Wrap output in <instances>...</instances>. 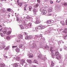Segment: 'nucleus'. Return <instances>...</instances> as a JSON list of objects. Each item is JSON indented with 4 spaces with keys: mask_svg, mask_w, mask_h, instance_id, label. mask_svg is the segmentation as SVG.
I'll list each match as a JSON object with an SVG mask.
<instances>
[{
    "mask_svg": "<svg viewBox=\"0 0 67 67\" xmlns=\"http://www.w3.org/2000/svg\"><path fill=\"white\" fill-rule=\"evenodd\" d=\"M27 23H28V21H27L26 20H25V21H23V24L24 25V26H26V27H27L29 29L32 28V25L31 23H30L27 24Z\"/></svg>",
    "mask_w": 67,
    "mask_h": 67,
    "instance_id": "1",
    "label": "nucleus"
},
{
    "mask_svg": "<svg viewBox=\"0 0 67 67\" xmlns=\"http://www.w3.org/2000/svg\"><path fill=\"white\" fill-rule=\"evenodd\" d=\"M37 57L38 59H40L41 60H45L47 59L46 56L43 57L41 54H38Z\"/></svg>",
    "mask_w": 67,
    "mask_h": 67,
    "instance_id": "2",
    "label": "nucleus"
},
{
    "mask_svg": "<svg viewBox=\"0 0 67 67\" xmlns=\"http://www.w3.org/2000/svg\"><path fill=\"white\" fill-rule=\"evenodd\" d=\"M45 38L44 37H42L41 38H40V40H37V41H40V46H38L39 48H41V46L42 45V44L44 42V41H45Z\"/></svg>",
    "mask_w": 67,
    "mask_h": 67,
    "instance_id": "3",
    "label": "nucleus"
},
{
    "mask_svg": "<svg viewBox=\"0 0 67 67\" xmlns=\"http://www.w3.org/2000/svg\"><path fill=\"white\" fill-rule=\"evenodd\" d=\"M59 30L60 31H62V32H61V33L63 35H64V34L67 33V28H65L64 29H60Z\"/></svg>",
    "mask_w": 67,
    "mask_h": 67,
    "instance_id": "4",
    "label": "nucleus"
},
{
    "mask_svg": "<svg viewBox=\"0 0 67 67\" xmlns=\"http://www.w3.org/2000/svg\"><path fill=\"white\" fill-rule=\"evenodd\" d=\"M42 37H43L42 35L40 34L39 36L36 35L34 37V39L35 40L37 41V40H40V38H41Z\"/></svg>",
    "mask_w": 67,
    "mask_h": 67,
    "instance_id": "5",
    "label": "nucleus"
},
{
    "mask_svg": "<svg viewBox=\"0 0 67 67\" xmlns=\"http://www.w3.org/2000/svg\"><path fill=\"white\" fill-rule=\"evenodd\" d=\"M0 15H1V14H2L3 15H2L3 16H5V15H6V13L5 12V10L4 9H1L0 10Z\"/></svg>",
    "mask_w": 67,
    "mask_h": 67,
    "instance_id": "6",
    "label": "nucleus"
},
{
    "mask_svg": "<svg viewBox=\"0 0 67 67\" xmlns=\"http://www.w3.org/2000/svg\"><path fill=\"white\" fill-rule=\"evenodd\" d=\"M36 48H37V46L36 44V43H32V45L31 49H32V50H33V49H34Z\"/></svg>",
    "mask_w": 67,
    "mask_h": 67,
    "instance_id": "7",
    "label": "nucleus"
},
{
    "mask_svg": "<svg viewBox=\"0 0 67 67\" xmlns=\"http://www.w3.org/2000/svg\"><path fill=\"white\" fill-rule=\"evenodd\" d=\"M58 49H55L54 51V52H55V54H54V58L57 57V56H59L60 55V54L59 53V52H58Z\"/></svg>",
    "mask_w": 67,
    "mask_h": 67,
    "instance_id": "8",
    "label": "nucleus"
},
{
    "mask_svg": "<svg viewBox=\"0 0 67 67\" xmlns=\"http://www.w3.org/2000/svg\"><path fill=\"white\" fill-rule=\"evenodd\" d=\"M32 11L34 14V15H36V12H38V10L34 8L32 10Z\"/></svg>",
    "mask_w": 67,
    "mask_h": 67,
    "instance_id": "9",
    "label": "nucleus"
},
{
    "mask_svg": "<svg viewBox=\"0 0 67 67\" xmlns=\"http://www.w3.org/2000/svg\"><path fill=\"white\" fill-rule=\"evenodd\" d=\"M42 25H41L38 26L37 27H36V29L37 30H42Z\"/></svg>",
    "mask_w": 67,
    "mask_h": 67,
    "instance_id": "10",
    "label": "nucleus"
},
{
    "mask_svg": "<svg viewBox=\"0 0 67 67\" xmlns=\"http://www.w3.org/2000/svg\"><path fill=\"white\" fill-rule=\"evenodd\" d=\"M27 56H29L30 58H33L34 57V55L32 53H29V52L28 53Z\"/></svg>",
    "mask_w": 67,
    "mask_h": 67,
    "instance_id": "11",
    "label": "nucleus"
},
{
    "mask_svg": "<svg viewBox=\"0 0 67 67\" xmlns=\"http://www.w3.org/2000/svg\"><path fill=\"white\" fill-rule=\"evenodd\" d=\"M25 21V20L23 21V19H21L20 21H19L18 22V25H19V26H20V24H21V23H23V22Z\"/></svg>",
    "mask_w": 67,
    "mask_h": 67,
    "instance_id": "12",
    "label": "nucleus"
},
{
    "mask_svg": "<svg viewBox=\"0 0 67 67\" xmlns=\"http://www.w3.org/2000/svg\"><path fill=\"white\" fill-rule=\"evenodd\" d=\"M45 34H47L48 35H50L51 34V32L50 31H46L45 32Z\"/></svg>",
    "mask_w": 67,
    "mask_h": 67,
    "instance_id": "13",
    "label": "nucleus"
},
{
    "mask_svg": "<svg viewBox=\"0 0 67 67\" xmlns=\"http://www.w3.org/2000/svg\"><path fill=\"white\" fill-rule=\"evenodd\" d=\"M54 21L52 20H47V24H49L50 23H53Z\"/></svg>",
    "mask_w": 67,
    "mask_h": 67,
    "instance_id": "14",
    "label": "nucleus"
},
{
    "mask_svg": "<svg viewBox=\"0 0 67 67\" xmlns=\"http://www.w3.org/2000/svg\"><path fill=\"white\" fill-rule=\"evenodd\" d=\"M55 57L57 59L59 60H60V59H61L62 58V56H61V55L60 54L59 55Z\"/></svg>",
    "mask_w": 67,
    "mask_h": 67,
    "instance_id": "15",
    "label": "nucleus"
},
{
    "mask_svg": "<svg viewBox=\"0 0 67 67\" xmlns=\"http://www.w3.org/2000/svg\"><path fill=\"white\" fill-rule=\"evenodd\" d=\"M48 12H53V9L52 8H49L48 9Z\"/></svg>",
    "mask_w": 67,
    "mask_h": 67,
    "instance_id": "16",
    "label": "nucleus"
},
{
    "mask_svg": "<svg viewBox=\"0 0 67 67\" xmlns=\"http://www.w3.org/2000/svg\"><path fill=\"white\" fill-rule=\"evenodd\" d=\"M23 35H21V34H20L18 36V38L19 39H22L23 38Z\"/></svg>",
    "mask_w": 67,
    "mask_h": 67,
    "instance_id": "17",
    "label": "nucleus"
},
{
    "mask_svg": "<svg viewBox=\"0 0 67 67\" xmlns=\"http://www.w3.org/2000/svg\"><path fill=\"white\" fill-rule=\"evenodd\" d=\"M5 47V46H4V45H2L1 46H0V50H1L2 49H3V48H4Z\"/></svg>",
    "mask_w": 67,
    "mask_h": 67,
    "instance_id": "18",
    "label": "nucleus"
},
{
    "mask_svg": "<svg viewBox=\"0 0 67 67\" xmlns=\"http://www.w3.org/2000/svg\"><path fill=\"white\" fill-rule=\"evenodd\" d=\"M46 13H47V11L46 10H44L42 12L41 14L42 15H45V14H46Z\"/></svg>",
    "mask_w": 67,
    "mask_h": 67,
    "instance_id": "19",
    "label": "nucleus"
},
{
    "mask_svg": "<svg viewBox=\"0 0 67 67\" xmlns=\"http://www.w3.org/2000/svg\"><path fill=\"white\" fill-rule=\"evenodd\" d=\"M44 49H46V50H48L49 49V47L47 46L46 45V46L44 47V48H43Z\"/></svg>",
    "mask_w": 67,
    "mask_h": 67,
    "instance_id": "20",
    "label": "nucleus"
},
{
    "mask_svg": "<svg viewBox=\"0 0 67 67\" xmlns=\"http://www.w3.org/2000/svg\"><path fill=\"white\" fill-rule=\"evenodd\" d=\"M19 65V63H16L13 64V67H17Z\"/></svg>",
    "mask_w": 67,
    "mask_h": 67,
    "instance_id": "21",
    "label": "nucleus"
},
{
    "mask_svg": "<svg viewBox=\"0 0 67 67\" xmlns=\"http://www.w3.org/2000/svg\"><path fill=\"white\" fill-rule=\"evenodd\" d=\"M55 65V63L53 61H52L51 62V63L50 66V67H53Z\"/></svg>",
    "mask_w": 67,
    "mask_h": 67,
    "instance_id": "22",
    "label": "nucleus"
},
{
    "mask_svg": "<svg viewBox=\"0 0 67 67\" xmlns=\"http://www.w3.org/2000/svg\"><path fill=\"white\" fill-rule=\"evenodd\" d=\"M59 9V8L58 7V5H56L55 6V9L56 11H57Z\"/></svg>",
    "mask_w": 67,
    "mask_h": 67,
    "instance_id": "23",
    "label": "nucleus"
},
{
    "mask_svg": "<svg viewBox=\"0 0 67 67\" xmlns=\"http://www.w3.org/2000/svg\"><path fill=\"white\" fill-rule=\"evenodd\" d=\"M5 64L4 63H1L0 64V67H5Z\"/></svg>",
    "mask_w": 67,
    "mask_h": 67,
    "instance_id": "24",
    "label": "nucleus"
},
{
    "mask_svg": "<svg viewBox=\"0 0 67 67\" xmlns=\"http://www.w3.org/2000/svg\"><path fill=\"white\" fill-rule=\"evenodd\" d=\"M40 22H41V21L38 20H36V21L35 22V23H36V24H38V23H40Z\"/></svg>",
    "mask_w": 67,
    "mask_h": 67,
    "instance_id": "25",
    "label": "nucleus"
},
{
    "mask_svg": "<svg viewBox=\"0 0 67 67\" xmlns=\"http://www.w3.org/2000/svg\"><path fill=\"white\" fill-rule=\"evenodd\" d=\"M44 9L45 8L44 7L42 8H41L40 9V11L41 12H43V11L44 10Z\"/></svg>",
    "mask_w": 67,
    "mask_h": 67,
    "instance_id": "26",
    "label": "nucleus"
},
{
    "mask_svg": "<svg viewBox=\"0 0 67 67\" xmlns=\"http://www.w3.org/2000/svg\"><path fill=\"white\" fill-rule=\"evenodd\" d=\"M27 62L28 63H30V64H31V63H32V60L30 59H28L27 60Z\"/></svg>",
    "mask_w": 67,
    "mask_h": 67,
    "instance_id": "27",
    "label": "nucleus"
},
{
    "mask_svg": "<svg viewBox=\"0 0 67 67\" xmlns=\"http://www.w3.org/2000/svg\"><path fill=\"white\" fill-rule=\"evenodd\" d=\"M54 51V46L52 45L50 48V51Z\"/></svg>",
    "mask_w": 67,
    "mask_h": 67,
    "instance_id": "28",
    "label": "nucleus"
},
{
    "mask_svg": "<svg viewBox=\"0 0 67 67\" xmlns=\"http://www.w3.org/2000/svg\"><path fill=\"white\" fill-rule=\"evenodd\" d=\"M32 31L33 32H35V31H37V29H36V28L33 27L32 28Z\"/></svg>",
    "mask_w": 67,
    "mask_h": 67,
    "instance_id": "29",
    "label": "nucleus"
},
{
    "mask_svg": "<svg viewBox=\"0 0 67 67\" xmlns=\"http://www.w3.org/2000/svg\"><path fill=\"white\" fill-rule=\"evenodd\" d=\"M51 54L52 55V58H54L55 57V55H54V53L53 52V51L51 52Z\"/></svg>",
    "mask_w": 67,
    "mask_h": 67,
    "instance_id": "30",
    "label": "nucleus"
},
{
    "mask_svg": "<svg viewBox=\"0 0 67 67\" xmlns=\"http://www.w3.org/2000/svg\"><path fill=\"white\" fill-rule=\"evenodd\" d=\"M16 60L17 61H20V58L19 57H18L16 58Z\"/></svg>",
    "mask_w": 67,
    "mask_h": 67,
    "instance_id": "31",
    "label": "nucleus"
},
{
    "mask_svg": "<svg viewBox=\"0 0 67 67\" xmlns=\"http://www.w3.org/2000/svg\"><path fill=\"white\" fill-rule=\"evenodd\" d=\"M33 63H36L37 64H38V62L37 61V60L36 59L34 60L33 61Z\"/></svg>",
    "mask_w": 67,
    "mask_h": 67,
    "instance_id": "32",
    "label": "nucleus"
},
{
    "mask_svg": "<svg viewBox=\"0 0 67 67\" xmlns=\"http://www.w3.org/2000/svg\"><path fill=\"white\" fill-rule=\"evenodd\" d=\"M9 47H10V46H7L4 49V51H7V50H8L9 49Z\"/></svg>",
    "mask_w": 67,
    "mask_h": 67,
    "instance_id": "33",
    "label": "nucleus"
},
{
    "mask_svg": "<svg viewBox=\"0 0 67 67\" xmlns=\"http://www.w3.org/2000/svg\"><path fill=\"white\" fill-rule=\"evenodd\" d=\"M24 63H25V60H24L21 61L20 63L21 64V65H22V66H23V64H24Z\"/></svg>",
    "mask_w": 67,
    "mask_h": 67,
    "instance_id": "34",
    "label": "nucleus"
},
{
    "mask_svg": "<svg viewBox=\"0 0 67 67\" xmlns=\"http://www.w3.org/2000/svg\"><path fill=\"white\" fill-rule=\"evenodd\" d=\"M15 50L16 52L17 53L20 52V49H19V48H17Z\"/></svg>",
    "mask_w": 67,
    "mask_h": 67,
    "instance_id": "35",
    "label": "nucleus"
},
{
    "mask_svg": "<svg viewBox=\"0 0 67 67\" xmlns=\"http://www.w3.org/2000/svg\"><path fill=\"white\" fill-rule=\"evenodd\" d=\"M11 30L7 32L6 34L7 35H9V34H11Z\"/></svg>",
    "mask_w": 67,
    "mask_h": 67,
    "instance_id": "36",
    "label": "nucleus"
},
{
    "mask_svg": "<svg viewBox=\"0 0 67 67\" xmlns=\"http://www.w3.org/2000/svg\"><path fill=\"white\" fill-rule=\"evenodd\" d=\"M0 35L2 37H4V36H5V34H3L2 33H0Z\"/></svg>",
    "mask_w": 67,
    "mask_h": 67,
    "instance_id": "37",
    "label": "nucleus"
},
{
    "mask_svg": "<svg viewBox=\"0 0 67 67\" xmlns=\"http://www.w3.org/2000/svg\"><path fill=\"white\" fill-rule=\"evenodd\" d=\"M32 6H29V10L30 11H32Z\"/></svg>",
    "mask_w": 67,
    "mask_h": 67,
    "instance_id": "38",
    "label": "nucleus"
},
{
    "mask_svg": "<svg viewBox=\"0 0 67 67\" xmlns=\"http://www.w3.org/2000/svg\"><path fill=\"white\" fill-rule=\"evenodd\" d=\"M38 6H39V4H38V3H37L36 5H34V7H35V8L38 7Z\"/></svg>",
    "mask_w": 67,
    "mask_h": 67,
    "instance_id": "39",
    "label": "nucleus"
},
{
    "mask_svg": "<svg viewBox=\"0 0 67 67\" xmlns=\"http://www.w3.org/2000/svg\"><path fill=\"white\" fill-rule=\"evenodd\" d=\"M58 49H60V51H62V50L63 49L62 48H60V47L58 46Z\"/></svg>",
    "mask_w": 67,
    "mask_h": 67,
    "instance_id": "40",
    "label": "nucleus"
},
{
    "mask_svg": "<svg viewBox=\"0 0 67 67\" xmlns=\"http://www.w3.org/2000/svg\"><path fill=\"white\" fill-rule=\"evenodd\" d=\"M60 23L62 25H65V22L64 21H61L60 22Z\"/></svg>",
    "mask_w": 67,
    "mask_h": 67,
    "instance_id": "41",
    "label": "nucleus"
},
{
    "mask_svg": "<svg viewBox=\"0 0 67 67\" xmlns=\"http://www.w3.org/2000/svg\"><path fill=\"white\" fill-rule=\"evenodd\" d=\"M19 26H20L21 30H23L24 29V27L23 26L21 25H19Z\"/></svg>",
    "mask_w": 67,
    "mask_h": 67,
    "instance_id": "42",
    "label": "nucleus"
},
{
    "mask_svg": "<svg viewBox=\"0 0 67 67\" xmlns=\"http://www.w3.org/2000/svg\"><path fill=\"white\" fill-rule=\"evenodd\" d=\"M6 39L8 40H10V37L9 36H8L6 37Z\"/></svg>",
    "mask_w": 67,
    "mask_h": 67,
    "instance_id": "43",
    "label": "nucleus"
},
{
    "mask_svg": "<svg viewBox=\"0 0 67 67\" xmlns=\"http://www.w3.org/2000/svg\"><path fill=\"white\" fill-rule=\"evenodd\" d=\"M23 4L22 3H19L18 4V5L20 7H21Z\"/></svg>",
    "mask_w": 67,
    "mask_h": 67,
    "instance_id": "44",
    "label": "nucleus"
},
{
    "mask_svg": "<svg viewBox=\"0 0 67 67\" xmlns=\"http://www.w3.org/2000/svg\"><path fill=\"white\" fill-rule=\"evenodd\" d=\"M27 5L26 4L25 5V7H24V10L25 11L26 10V8H27Z\"/></svg>",
    "mask_w": 67,
    "mask_h": 67,
    "instance_id": "45",
    "label": "nucleus"
},
{
    "mask_svg": "<svg viewBox=\"0 0 67 67\" xmlns=\"http://www.w3.org/2000/svg\"><path fill=\"white\" fill-rule=\"evenodd\" d=\"M3 33L4 34H5L6 33H7V30H4L2 31Z\"/></svg>",
    "mask_w": 67,
    "mask_h": 67,
    "instance_id": "46",
    "label": "nucleus"
},
{
    "mask_svg": "<svg viewBox=\"0 0 67 67\" xmlns=\"http://www.w3.org/2000/svg\"><path fill=\"white\" fill-rule=\"evenodd\" d=\"M47 27L45 25H44L43 26H42V29H45V28H46Z\"/></svg>",
    "mask_w": 67,
    "mask_h": 67,
    "instance_id": "47",
    "label": "nucleus"
},
{
    "mask_svg": "<svg viewBox=\"0 0 67 67\" xmlns=\"http://www.w3.org/2000/svg\"><path fill=\"white\" fill-rule=\"evenodd\" d=\"M23 45L21 44L19 46V48H22V47H23Z\"/></svg>",
    "mask_w": 67,
    "mask_h": 67,
    "instance_id": "48",
    "label": "nucleus"
},
{
    "mask_svg": "<svg viewBox=\"0 0 67 67\" xmlns=\"http://www.w3.org/2000/svg\"><path fill=\"white\" fill-rule=\"evenodd\" d=\"M7 11L8 12H10L11 11V9L10 8H8L7 9Z\"/></svg>",
    "mask_w": 67,
    "mask_h": 67,
    "instance_id": "49",
    "label": "nucleus"
},
{
    "mask_svg": "<svg viewBox=\"0 0 67 67\" xmlns=\"http://www.w3.org/2000/svg\"><path fill=\"white\" fill-rule=\"evenodd\" d=\"M25 36V39L26 40H28V39H29V37H28V36Z\"/></svg>",
    "mask_w": 67,
    "mask_h": 67,
    "instance_id": "50",
    "label": "nucleus"
},
{
    "mask_svg": "<svg viewBox=\"0 0 67 67\" xmlns=\"http://www.w3.org/2000/svg\"><path fill=\"white\" fill-rule=\"evenodd\" d=\"M65 60H64V61L63 62L64 65H66V63L65 62Z\"/></svg>",
    "mask_w": 67,
    "mask_h": 67,
    "instance_id": "51",
    "label": "nucleus"
},
{
    "mask_svg": "<svg viewBox=\"0 0 67 67\" xmlns=\"http://www.w3.org/2000/svg\"><path fill=\"white\" fill-rule=\"evenodd\" d=\"M63 5H64V6H67V3H64L63 4Z\"/></svg>",
    "mask_w": 67,
    "mask_h": 67,
    "instance_id": "52",
    "label": "nucleus"
},
{
    "mask_svg": "<svg viewBox=\"0 0 67 67\" xmlns=\"http://www.w3.org/2000/svg\"><path fill=\"white\" fill-rule=\"evenodd\" d=\"M28 37L30 38H33V36L31 35L29 36Z\"/></svg>",
    "mask_w": 67,
    "mask_h": 67,
    "instance_id": "53",
    "label": "nucleus"
},
{
    "mask_svg": "<svg viewBox=\"0 0 67 67\" xmlns=\"http://www.w3.org/2000/svg\"><path fill=\"white\" fill-rule=\"evenodd\" d=\"M30 18H31L29 16H27L26 17V19H30Z\"/></svg>",
    "mask_w": 67,
    "mask_h": 67,
    "instance_id": "54",
    "label": "nucleus"
},
{
    "mask_svg": "<svg viewBox=\"0 0 67 67\" xmlns=\"http://www.w3.org/2000/svg\"><path fill=\"white\" fill-rule=\"evenodd\" d=\"M37 2L38 3H40L41 2V0H37Z\"/></svg>",
    "mask_w": 67,
    "mask_h": 67,
    "instance_id": "55",
    "label": "nucleus"
},
{
    "mask_svg": "<svg viewBox=\"0 0 67 67\" xmlns=\"http://www.w3.org/2000/svg\"><path fill=\"white\" fill-rule=\"evenodd\" d=\"M18 46H13L12 48H16V47H17Z\"/></svg>",
    "mask_w": 67,
    "mask_h": 67,
    "instance_id": "56",
    "label": "nucleus"
},
{
    "mask_svg": "<svg viewBox=\"0 0 67 67\" xmlns=\"http://www.w3.org/2000/svg\"><path fill=\"white\" fill-rule=\"evenodd\" d=\"M60 19V18H59V16H58L57 17H56V19H57V20H59V19Z\"/></svg>",
    "mask_w": 67,
    "mask_h": 67,
    "instance_id": "57",
    "label": "nucleus"
},
{
    "mask_svg": "<svg viewBox=\"0 0 67 67\" xmlns=\"http://www.w3.org/2000/svg\"><path fill=\"white\" fill-rule=\"evenodd\" d=\"M30 67H37L36 65H31Z\"/></svg>",
    "mask_w": 67,
    "mask_h": 67,
    "instance_id": "58",
    "label": "nucleus"
},
{
    "mask_svg": "<svg viewBox=\"0 0 67 67\" xmlns=\"http://www.w3.org/2000/svg\"><path fill=\"white\" fill-rule=\"evenodd\" d=\"M16 21H20V20H19V18H16Z\"/></svg>",
    "mask_w": 67,
    "mask_h": 67,
    "instance_id": "59",
    "label": "nucleus"
},
{
    "mask_svg": "<svg viewBox=\"0 0 67 67\" xmlns=\"http://www.w3.org/2000/svg\"><path fill=\"white\" fill-rule=\"evenodd\" d=\"M48 42H49V43H51V42H52V39H50L49 40Z\"/></svg>",
    "mask_w": 67,
    "mask_h": 67,
    "instance_id": "60",
    "label": "nucleus"
},
{
    "mask_svg": "<svg viewBox=\"0 0 67 67\" xmlns=\"http://www.w3.org/2000/svg\"><path fill=\"white\" fill-rule=\"evenodd\" d=\"M60 43H61V42H60V41H59L58 42V45H59L60 44Z\"/></svg>",
    "mask_w": 67,
    "mask_h": 67,
    "instance_id": "61",
    "label": "nucleus"
},
{
    "mask_svg": "<svg viewBox=\"0 0 67 67\" xmlns=\"http://www.w3.org/2000/svg\"><path fill=\"white\" fill-rule=\"evenodd\" d=\"M24 34H25V36H26L28 34L26 32H25L24 33Z\"/></svg>",
    "mask_w": 67,
    "mask_h": 67,
    "instance_id": "62",
    "label": "nucleus"
},
{
    "mask_svg": "<svg viewBox=\"0 0 67 67\" xmlns=\"http://www.w3.org/2000/svg\"><path fill=\"white\" fill-rule=\"evenodd\" d=\"M65 50H67V47L65 46L64 47Z\"/></svg>",
    "mask_w": 67,
    "mask_h": 67,
    "instance_id": "63",
    "label": "nucleus"
},
{
    "mask_svg": "<svg viewBox=\"0 0 67 67\" xmlns=\"http://www.w3.org/2000/svg\"><path fill=\"white\" fill-rule=\"evenodd\" d=\"M65 60H67V55H66L65 57Z\"/></svg>",
    "mask_w": 67,
    "mask_h": 67,
    "instance_id": "64",
    "label": "nucleus"
}]
</instances>
